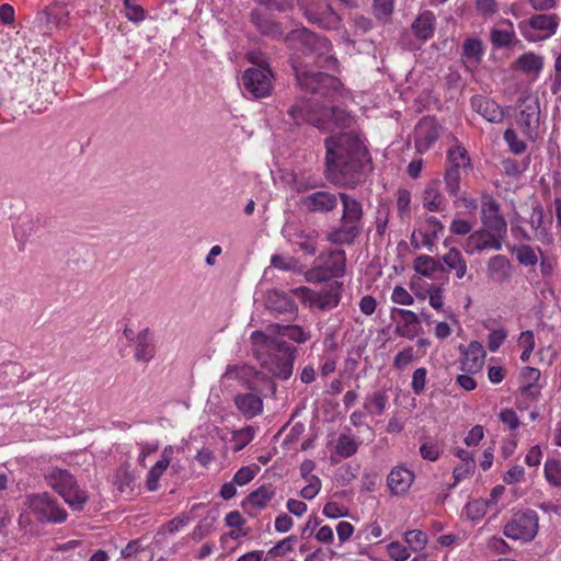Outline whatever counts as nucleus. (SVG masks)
Returning a JSON list of instances; mask_svg holds the SVG:
<instances>
[{"label": "nucleus", "mask_w": 561, "mask_h": 561, "mask_svg": "<svg viewBox=\"0 0 561 561\" xmlns=\"http://www.w3.org/2000/svg\"><path fill=\"white\" fill-rule=\"evenodd\" d=\"M422 355L417 356L415 354L413 346H405L393 357L392 366L398 370H404L409 367L415 359L422 357Z\"/></svg>", "instance_id": "nucleus-43"}, {"label": "nucleus", "mask_w": 561, "mask_h": 561, "mask_svg": "<svg viewBox=\"0 0 561 561\" xmlns=\"http://www.w3.org/2000/svg\"><path fill=\"white\" fill-rule=\"evenodd\" d=\"M423 206L430 211H443L446 208V199L439 190V181H431L423 191Z\"/></svg>", "instance_id": "nucleus-33"}, {"label": "nucleus", "mask_w": 561, "mask_h": 561, "mask_svg": "<svg viewBox=\"0 0 561 561\" xmlns=\"http://www.w3.org/2000/svg\"><path fill=\"white\" fill-rule=\"evenodd\" d=\"M399 318V322L396 325L394 333L400 337L408 340L415 339L420 331V318L419 316L409 309L393 308L391 310V318Z\"/></svg>", "instance_id": "nucleus-21"}, {"label": "nucleus", "mask_w": 561, "mask_h": 561, "mask_svg": "<svg viewBox=\"0 0 561 561\" xmlns=\"http://www.w3.org/2000/svg\"><path fill=\"white\" fill-rule=\"evenodd\" d=\"M505 239L506 237L481 227L467 237L463 250L469 255L480 254L484 251H500Z\"/></svg>", "instance_id": "nucleus-14"}, {"label": "nucleus", "mask_w": 561, "mask_h": 561, "mask_svg": "<svg viewBox=\"0 0 561 561\" xmlns=\"http://www.w3.org/2000/svg\"><path fill=\"white\" fill-rule=\"evenodd\" d=\"M274 496L275 490L272 485H262L248 495L247 503L260 512L268 505Z\"/></svg>", "instance_id": "nucleus-37"}, {"label": "nucleus", "mask_w": 561, "mask_h": 561, "mask_svg": "<svg viewBox=\"0 0 561 561\" xmlns=\"http://www.w3.org/2000/svg\"><path fill=\"white\" fill-rule=\"evenodd\" d=\"M266 308L275 316H283L285 320L295 319L298 307L288 294L279 290H270L265 298Z\"/></svg>", "instance_id": "nucleus-20"}, {"label": "nucleus", "mask_w": 561, "mask_h": 561, "mask_svg": "<svg viewBox=\"0 0 561 561\" xmlns=\"http://www.w3.org/2000/svg\"><path fill=\"white\" fill-rule=\"evenodd\" d=\"M538 514L535 511H518L505 524L503 534L512 540L529 542L538 533Z\"/></svg>", "instance_id": "nucleus-10"}, {"label": "nucleus", "mask_w": 561, "mask_h": 561, "mask_svg": "<svg viewBox=\"0 0 561 561\" xmlns=\"http://www.w3.org/2000/svg\"><path fill=\"white\" fill-rule=\"evenodd\" d=\"M27 504L41 523L60 524L68 517L67 511L47 492L30 495Z\"/></svg>", "instance_id": "nucleus-11"}, {"label": "nucleus", "mask_w": 561, "mask_h": 561, "mask_svg": "<svg viewBox=\"0 0 561 561\" xmlns=\"http://www.w3.org/2000/svg\"><path fill=\"white\" fill-rule=\"evenodd\" d=\"M471 169V159L467 149L456 145L447 150L444 183L446 192L457 197L460 192L462 176Z\"/></svg>", "instance_id": "nucleus-7"}, {"label": "nucleus", "mask_w": 561, "mask_h": 561, "mask_svg": "<svg viewBox=\"0 0 561 561\" xmlns=\"http://www.w3.org/2000/svg\"><path fill=\"white\" fill-rule=\"evenodd\" d=\"M389 558L393 561H407L411 553L407 546L400 541H391L386 546Z\"/></svg>", "instance_id": "nucleus-52"}, {"label": "nucleus", "mask_w": 561, "mask_h": 561, "mask_svg": "<svg viewBox=\"0 0 561 561\" xmlns=\"http://www.w3.org/2000/svg\"><path fill=\"white\" fill-rule=\"evenodd\" d=\"M46 483L57 492L72 511H82L89 500L85 490L78 485L77 479L68 470L51 468L45 474Z\"/></svg>", "instance_id": "nucleus-5"}, {"label": "nucleus", "mask_w": 561, "mask_h": 561, "mask_svg": "<svg viewBox=\"0 0 561 561\" xmlns=\"http://www.w3.org/2000/svg\"><path fill=\"white\" fill-rule=\"evenodd\" d=\"M460 351L461 370H463L467 374L479 373L484 365V359L486 356L485 350L483 348L482 344L478 341H472L469 343L467 347L460 346Z\"/></svg>", "instance_id": "nucleus-22"}, {"label": "nucleus", "mask_w": 561, "mask_h": 561, "mask_svg": "<svg viewBox=\"0 0 561 561\" xmlns=\"http://www.w3.org/2000/svg\"><path fill=\"white\" fill-rule=\"evenodd\" d=\"M542 386H519L517 396V407L519 409H528L533 403L537 402L541 396Z\"/></svg>", "instance_id": "nucleus-41"}, {"label": "nucleus", "mask_w": 561, "mask_h": 561, "mask_svg": "<svg viewBox=\"0 0 561 561\" xmlns=\"http://www.w3.org/2000/svg\"><path fill=\"white\" fill-rule=\"evenodd\" d=\"M439 131L433 119H422L415 128V148L419 152H426L438 139Z\"/></svg>", "instance_id": "nucleus-24"}, {"label": "nucleus", "mask_w": 561, "mask_h": 561, "mask_svg": "<svg viewBox=\"0 0 561 561\" xmlns=\"http://www.w3.org/2000/svg\"><path fill=\"white\" fill-rule=\"evenodd\" d=\"M471 108L490 123L503 122L505 112L494 100L483 95H473L470 99Z\"/></svg>", "instance_id": "nucleus-23"}, {"label": "nucleus", "mask_w": 561, "mask_h": 561, "mask_svg": "<svg viewBox=\"0 0 561 561\" xmlns=\"http://www.w3.org/2000/svg\"><path fill=\"white\" fill-rule=\"evenodd\" d=\"M346 254L344 250L331 249L322 252L316 260V265L308 271L309 282H327L344 275Z\"/></svg>", "instance_id": "nucleus-8"}, {"label": "nucleus", "mask_w": 561, "mask_h": 561, "mask_svg": "<svg viewBox=\"0 0 561 561\" xmlns=\"http://www.w3.org/2000/svg\"><path fill=\"white\" fill-rule=\"evenodd\" d=\"M307 20L327 30H336L341 23V16L325 1L318 0L305 9Z\"/></svg>", "instance_id": "nucleus-17"}, {"label": "nucleus", "mask_w": 561, "mask_h": 561, "mask_svg": "<svg viewBox=\"0 0 561 561\" xmlns=\"http://www.w3.org/2000/svg\"><path fill=\"white\" fill-rule=\"evenodd\" d=\"M286 124L294 127L312 125L322 130H329L323 105L308 98H296L287 108Z\"/></svg>", "instance_id": "nucleus-6"}, {"label": "nucleus", "mask_w": 561, "mask_h": 561, "mask_svg": "<svg viewBox=\"0 0 561 561\" xmlns=\"http://www.w3.org/2000/svg\"><path fill=\"white\" fill-rule=\"evenodd\" d=\"M541 377V371L538 368L535 367H524L520 371L519 376V386H541L539 383Z\"/></svg>", "instance_id": "nucleus-57"}, {"label": "nucleus", "mask_w": 561, "mask_h": 561, "mask_svg": "<svg viewBox=\"0 0 561 561\" xmlns=\"http://www.w3.org/2000/svg\"><path fill=\"white\" fill-rule=\"evenodd\" d=\"M267 330L297 343H305L311 337L310 332L305 331L300 325L271 324Z\"/></svg>", "instance_id": "nucleus-36"}, {"label": "nucleus", "mask_w": 561, "mask_h": 561, "mask_svg": "<svg viewBox=\"0 0 561 561\" xmlns=\"http://www.w3.org/2000/svg\"><path fill=\"white\" fill-rule=\"evenodd\" d=\"M298 238L299 240L296 241V244L299 249L308 255H314L318 249L317 236L301 234Z\"/></svg>", "instance_id": "nucleus-62"}, {"label": "nucleus", "mask_w": 561, "mask_h": 561, "mask_svg": "<svg viewBox=\"0 0 561 561\" xmlns=\"http://www.w3.org/2000/svg\"><path fill=\"white\" fill-rule=\"evenodd\" d=\"M545 477L550 484L561 486V461L548 459L545 463Z\"/></svg>", "instance_id": "nucleus-48"}, {"label": "nucleus", "mask_w": 561, "mask_h": 561, "mask_svg": "<svg viewBox=\"0 0 561 561\" xmlns=\"http://www.w3.org/2000/svg\"><path fill=\"white\" fill-rule=\"evenodd\" d=\"M285 42L296 50L291 65L301 90L324 98H332L340 92L343 84L337 77L308 69L310 65H314L318 68L340 71L339 60L332 54L333 47L327 37L301 27L289 32Z\"/></svg>", "instance_id": "nucleus-1"}, {"label": "nucleus", "mask_w": 561, "mask_h": 561, "mask_svg": "<svg viewBox=\"0 0 561 561\" xmlns=\"http://www.w3.org/2000/svg\"><path fill=\"white\" fill-rule=\"evenodd\" d=\"M174 449L172 446H165L161 453V458L151 467L146 477V488L148 491H156L159 488L160 478L170 466Z\"/></svg>", "instance_id": "nucleus-28"}, {"label": "nucleus", "mask_w": 561, "mask_h": 561, "mask_svg": "<svg viewBox=\"0 0 561 561\" xmlns=\"http://www.w3.org/2000/svg\"><path fill=\"white\" fill-rule=\"evenodd\" d=\"M325 178L337 187L355 188L371 170L368 149L358 136L341 133L324 140Z\"/></svg>", "instance_id": "nucleus-2"}, {"label": "nucleus", "mask_w": 561, "mask_h": 561, "mask_svg": "<svg viewBox=\"0 0 561 561\" xmlns=\"http://www.w3.org/2000/svg\"><path fill=\"white\" fill-rule=\"evenodd\" d=\"M497 0H476L478 13L484 18H491L499 12Z\"/></svg>", "instance_id": "nucleus-63"}, {"label": "nucleus", "mask_w": 561, "mask_h": 561, "mask_svg": "<svg viewBox=\"0 0 561 561\" xmlns=\"http://www.w3.org/2000/svg\"><path fill=\"white\" fill-rule=\"evenodd\" d=\"M476 470V460H469L467 462H461L454 469V479L455 483H459L460 481L469 478L473 474Z\"/></svg>", "instance_id": "nucleus-64"}, {"label": "nucleus", "mask_w": 561, "mask_h": 561, "mask_svg": "<svg viewBox=\"0 0 561 561\" xmlns=\"http://www.w3.org/2000/svg\"><path fill=\"white\" fill-rule=\"evenodd\" d=\"M545 66L543 57L533 51L522 54L514 61V69L536 79Z\"/></svg>", "instance_id": "nucleus-32"}, {"label": "nucleus", "mask_w": 561, "mask_h": 561, "mask_svg": "<svg viewBox=\"0 0 561 561\" xmlns=\"http://www.w3.org/2000/svg\"><path fill=\"white\" fill-rule=\"evenodd\" d=\"M443 265L440 271L454 272L458 279H462L468 271L467 261L461 251L456 248H450L446 253L440 256Z\"/></svg>", "instance_id": "nucleus-29"}, {"label": "nucleus", "mask_w": 561, "mask_h": 561, "mask_svg": "<svg viewBox=\"0 0 561 561\" xmlns=\"http://www.w3.org/2000/svg\"><path fill=\"white\" fill-rule=\"evenodd\" d=\"M517 124L525 136L535 139L539 129L540 106L536 96L527 95L518 100Z\"/></svg>", "instance_id": "nucleus-13"}, {"label": "nucleus", "mask_w": 561, "mask_h": 561, "mask_svg": "<svg viewBox=\"0 0 561 561\" xmlns=\"http://www.w3.org/2000/svg\"><path fill=\"white\" fill-rule=\"evenodd\" d=\"M134 358L139 363H148L156 355V345L153 333L149 328H145L137 333L134 339Z\"/></svg>", "instance_id": "nucleus-26"}, {"label": "nucleus", "mask_w": 561, "mask_h": 561, "mask_svg": "<svg viewBox=\"0 0 561 561\" xmlns=\"http://www.w3.org/2000/svg\"><path fill=\"white\" fill-rule=\"evenodd\" d=\"M296 542L295 536H288L285 539L277 542L274 547H272L267 554L273 557H284L288 552L294 549V545Z\"/></svg>", "instance_id": "nucleus-56"}, {"label": "nucleus", "mask_w": 561, "mask_h": 561, "mask_svg": "<svg viewBox=\"0 0 561 561\" xmlns=\"http://www.w3.org/2000/svg\"><path fill=\"white\" fill-rule=\"evenodd\" d=\"M436 237L431 236V232L425 229H419L417 232H413L411 237V244L415 249L431 248L436 241Z\"/></svg>", "instance_id": "nucleus-55"}, {"label": "nucleus", "mask_w": 561, "mask_h": 561, "mask_svg": "<svg viewBox=\"0 0 561 561\" xmlns=\"http://www.w3.org/2000/svg\"><path fill=\"white\" fill-rule=\"evenodd\" d=\"M249 374L250 368L245 365H228L222 379L245 381Z\"/></svg>", "instance_id": "nucleus-54"}, {"label": "nucleus", "mask_w": 561, "mask_h": 561, "mask_svg": "<svg viewBox=\"0 0 561 561\" xmlns=\"http://www.w3.org/2000/svg\"><path fill=\"white\" fill-rule=\"evenodd\" d=\"M483 55L482 42L478 38H468L462 46V58L474 62L480 61Z\"/></svg>", "instance_id": "nucleus-45"}, {"label": "nucleus", "mask_w": 561, "mask_h": 561, "mask_svg": "<svg viewBox=\"0 0 561 561\" xmlns=\"http://www.w3.org/2000/svg\"><path fill=\"white\" fill-rule=\"evenodd\" d=\"M307 484L300 490V496L305 500L314 499L321 490L322 483L319 477H310L309 480H305Z\"/></svg>", "instance_id": "nucleus-60"}, {"label": "nucleus", "mask_w": 561, "mask_h": 561, "mask_svg": "<svg viewBox=\"0 0 561 561\" xmlns=\"http://www.w3.org/2000/svg\"><path fill=\"white\" fill-rule=\"evenodd\" d=\"M503 138L507 144L510 151L514 154H522L525 152L527 145L524 140L519 139L516 131L512 128H507L504 131Z\"/></svg>", "instance_id": "nucleus-51"}, {"label": "nucleus", "mask_w": 561, "mask_h": 561, "mask_svg": "<svg viewBox=\"0 0 561 561\" xmlns=\"http://www.w3.org/2000/svg\"><path fill=\"white\" fill-rule=\"evenodd\" d=\"M411 193L408 190H399L397 193V210L401 220L410 218Z\"/></svg>", "instance_id": "nucleus-50"}, {"label": "nucleus", "mask_w": 561, "mask_h": 561, "mask_svg": "<svg viewBox=\"0 0 561 561\" xmlns=\"http://www.w3.org/2000/svg\"><path fill=\"white\" fill-rule=\"evenodd\" d=\"M251 341L256 358L275 378L287 380L291 376L296 353L294 346L262 331L252 332Z\"/></svg>", "instance_id": "nucleus-3"}, {"label": "nucleus", "mask_w": 561, "mask_h": 561, "mask_svg": "<svg viewBox=\"0 0 561 561\" xmlns=\"http://www.w3.org/2000/svg\"><path fill=\"white\" fill-rule=\"evenodd\" d=\"M510 251L515 254L517 262L524 266H535L538 263L537 251L541 253V249H534L529 244L513 245Z\"/></svg>", "instance_id": "nucleus-40"}, {"label": "nucleus", "mask_w": 561, "mask_h": 561, "mask_svg": "<svg viewBox=\"0 0 561 561\" xmlns=\"http://www.w3.org/2000/svg\"><path fill=\"white\" fill-rule=\"evenodd\" d=\"M529 224L538 241L546 245L553 242L551 221L546 220L545 209L541 205H537L533 208Z\"/></svg>", "instance_id": "nucleus-27"}, {"label": "nucleus", "mask_w": 561, "mask_h": 561, "mask_svg": "<svg viewBox=\"0 0 561 561\" xmlns=\"http://www.w3.org/2000/svg\"><path fill=\"white\" fill-rule=\"evenodd\" d=\"M124 14L126 19L134 23H140L146 19V12L136 0H124Z\"/></svg>", "instance_id": "nucleus-47"}, {"label": "nucleus", "mask_w": 561, "mask_h": 561, "mask_svg": "<svg viewBox=\"0 0 561 561\" xmlns=\"http://www.w3.org/2000/svg\"><path fill=\"white\" fill-rule=\"evenodd\" d=\"M342 202L341 225L332 229L327 239L332 244H352L362 232L364 210L360 202L346 193H339Z\"/></svg>", "instance_id": "nucleus-4"}, {"label": "nucleus", "mask_w": 561, "mask_h": 561, "mask_svg": "<svg viewBox=\"0 0 561 561\" xmlns=\"http://www.w3.org/2000/svg\"><path fill=\"white\" fill-rule=\"evenodd\" d=\"M250 16L252 24L262 35L270 36L272 38H280L283 36L280 25L276 23L267 13L260 9H254L252 10Z\"/></svg>", "instance_id": "nucleus-30"}, {"label": "nucleus", "mask_w": 561, "mask_h": 561, "mask_svg": "<svg viewBox=\"0 0 561 561\" xmlns=\"http://www.w3.org/2000/svg\"><path fill=\"white\" fill-rule=\"evenodd\" d=\"M427 369L425 367H417L412 374L411 390L415 396H421L425 391L427 383Z\"/></svg>", "instance_id": "nucleus-49"}, {"label": "nucleus", "mask_w": 561, "mask_h": 561, "mask_svg": "<svg viewBox=\"0 0 561 561\" xmlns=\"http://www.w3.org/2000/svg\"><path fill=\"white\" fill-rule=\"evenodd\" d=\"M357 449L358 444L352 436L345 434L339 436L335 446V451L339 456L350 458L357 453Z\"/></svg>", "instance_id": "nucleus-44"}, {"label": "nucleus", "mask_w": 561, "mask_h": 561, "mask_svg": "<svg viewBox=\"0 0 561 561\" xmlns=\"http://www.w3.org/2000/svg\"><path fill=\"white\" fill-rule=\"evenodd\" d=\"M343 293V283L332 280L319 291H311L309 301L311 307L321 311L331 310L339 306Z\"/></svg>", "instance_id": "nucleus-18"}, {"label": "nucleus", "mask_w": 561, "mask_h": 561, "mask_svg": "<svg viewBox=\"0 0 561 561\" xmlns=\"http://www.w3.org/2000/svg\"><path fill=\"white\" fill-rule=\"evenodd\" d=\"M560 18L556 13L535 14L528 20L520 21L518 28L528 42H541L552 37L559 27Z\"/></svg>", "instance_id": "nucleus-9"}, {"label": "nucleus", "mask_w": 561, "mask_h": 561, "mask_svg": "<svg viewBox=\"0 0 561 561\" xmlns=\"http://www.w3.org/2000/svg\"><path fill=\"white\" fill-rule=\"evenodd\" d=\"M435 15L432 11L422 12L412 23L413 34L422 39L427 41L434 35Z\"/></svg>", "instance_id": "nucleus-35"}, {"label": "nucleus", "mask_w": 561, "mask_h": 561, "mask_svg": "<svg viewBox=\"0 0 561 561\" xmlns=\"http://www.w3.org/2000/svg\"><path fill=\"white\" fill-rule=\"evenodd\" d=\"M323 112L325 113V119L329 122V129L332 127L336 128H347L351 126L353 122V117L345 111L336 106L324 107Z\"/></svg>", "instance_id": "nucleus-39"}, {"label": "nucleus", "mask_w": 561, "mask_h": 561, "mask_svg": "<svg viewBox=\"0 0 561 561\" xmlns=\"http://www.w3.org/2000/svg\"><path fill=\"white\" fill-rule=\"evenodd\" d=\"M427 295L430 306L437 311H442L444 307V296L442 287L432 284L427 289Z\"/></svg>", "instance_id": "nucleus-61"}, {"label": "nucleus", "mask_w": 561, "mask_h": 561, "mask_svg": "<svg viewBox=\"0 0 561 561\" xmlns=\"http://www.w3.org/2000/svg\"><path fill=\"white\" fill-rule=\"evenodd\" d=\"M502 23L507 25L508 28H493L490 33V41L495 48L508 47L513 44L515 39V32L513 30L512 21L504 19Z\"/></svg>", "instance_id": "nucleus-38"}, {"label": "nucleus", "mask_w": 561, "mask_h": 561, "mask_svg": "<svg viewBox=\"0 0 561 561\" xmlns=\"http://www.w3.org/2000/svg\"><path fill=\"white\" fill-rule=\"evenodd\" d=\"M414 481V473L403 466L391 469L387 477V485L393 495L405 494Z\"/></svg>", "instance_id": "nucleus-25"}, {"label": "nucleus", "mask_w": 561, "mask_h": 561, "mask_svg": "<svg viewBox=\"0 0 561 561\" xmlns=\"http://www.w3.org/2000/svg\"><path fill=\"white\" fill-rule=\"evenodd\" d=\"M234 404L247 419L256 416L263 410L262 399L254 393H243L236 396Z\"/></svg>", "instance_id": "nucleus-34"}, {"label": "nucleus", "mask_w": 561, "mask_h": 561, "mask_svg": "<svg viewBox=\"0 0 561 561\" xmlns=\"http://www.w3.org/2000/svg\"><path fill=\"white\" fill-rule=\"evenodd\" d=\"M404 540L414 552L421 551L427 543V535L419 529L409 530L404 534Z\"/></svg>", "instance_id": "nucleus-46"}, {"label": "nucleus", "mask_w": 561, "mask_h": 561, "mask_svg": "<svg viewBox=\"0 0 561 561\" xmlns=\"http://www.w3.org/2000/svg\"><path fill=\"white\" fill-rule=\"evenodd\" d=\"M414 270L423 276L432 277L437 271H440V266L434 257L423 254L414 260Z\"/></svg>", "instance_id": "nucleus-42"}, {"label": "nucleus", "mask_w": 561, "mask_h": 561, "mask_svg": "<svg viewBox=\"0 0 561 561\" xmlns=\"http://www.w3.org/2000/svg\"><path fill=\"white\" fill-rule=\"evenodd\" d=\"M514 266L504 254H495L488 259L485 265L486 278L495 285L508 283L513 277Z\"/></svg>", "instance_id": "nucleus-19"}, {"label": "nucleus", "mask_w": 561, "mask_h": 561, "mask_svg": "<svg viewBox=\"0 0 561 561\" xmlns=\"http://www.w3.org/2000/svg\"><path fill=\"white\" fill-rule=\"evenodd\" d=\"M389 407V393L385 388L369 392L363 402V409L368 415L380 416Z\"/></svg>", "instance_id": "nucleus-31"}, {"label": "nucleus", "mask_w": 561, "mask_h": 561, "mask_svg": "<svg viewBox=\"0 0 561 561\" xmlns=\"http://www.w3.org/2000/svg\"><path fill=\"white\" fill-rule=\"evenodd\" d=\"M255 435V430L252 426H245L233 433V439L237 443L236 450H241L245 447Z\"/></svg>", "instance_id": "nucleus-58"}, {"label": "nucleus", "mask_w": 561, "mask_h": 561, "mask_svg": "<svg viewBox=\"0 0 561 561\" xmlns=\"http://www.w3.org/2000/svg\"><path fill=\"white\" fill-rule=\"evenodd\" d=\"M273 80L271 67H250L241 77V85L253 99H264L273 92Z\"/></svg>", "instance_id": "nucleus-12"}, {"label": "nucleus", "mask_w": 561, "mask_h": 561, "mask_svg": "<svg viewBox=\"0 0 561 561\" xmlns=\"http://www.w3.org/2000/svg\"><path fill=\"white\" fill-rule=\"evenodd\" d=\"M339 204V193L327 190H318L302 196L298 205L301 209L312 214H329L336 209Z\"/></svg>", "instance_id": "nucleus-16"}, {"label": "nucleus", "mask_w": 561, "mask_h": 561, "mask_svg": "<svg viewBox=\"0 0 561 561\" xmlns=\"http://www.w3.org/2000/svg\"><path fill=\"white\" fill-rule=\"evenodd\" d=\"M486 506H488V504L484 501H480V500L471 501L466 505L467 516L471 520H479L485 515Z\"/></svg>", "instance_id": "nucleus-59"}, {"label": "nucleus", "mask_w": 561, "mask_h": 561, "mask_svg": "<svg viewBox=\"0 0 561 561\" xmlns=\"http://www.w3.org/2000/svg\"><path fill=\"white\" fill-rule=\"evenodd\" d=\"M480 219L482 228L489 229L503 237L507 236V222L501 211V205L490 194H484L481 197Z\"/></svg>", "instance_id": "nucleus-15"}, {"label": "nucleus", "mask_w": 561, "mask_h": 561, "mask_svg": "<svg viewBox=\"0 0 561 561\" xmlns=\"http://www.w3.org/2000/svg\"><path fill=\"white\" fill-rule=\"evenodd\" d=\"M442 453V446L432 440H427L420 446V455L424 460L436 461L439 459Z\"/></svg>", "instance_id": "nucleus-53"}]
</instances>
